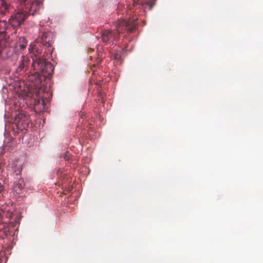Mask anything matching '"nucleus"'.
<instances>
[{"label":"nucleus","mask_w":263,"mask_h":263,"mask_svg":"<svg viewBox=\"0 0 263 263\" xmlns=\"http://www.w3.org/2000/svg\"><path fill=\"white\" fill-rule=\"evenodd\" d=\"M4 190V187L2 185L1 182H0V194L2 193V192Z\"/></svg>","instance_id":"obj_18"},{"label":"nucleus","mask_w":263,"mask_h":263,"mask_svg":"<svg viewBox=\"0 0 263 263\" xmlns=\"http://www.w3.org/2000/svg\"><path fill=\"white\" fill-rule=\"evenodd\" d=\"M5 258L3 255H0V263H5Z\"/></svg>","instance_id":"obj_16"},{"label":"nucleus","mask_w":263,"mask_h":263,"mask_svg":"<svg viewBox=\"0 0 263 263\" xmlns=\"http://www.w3.org/2000/svg\"><path fill=\"white\" fill-rule=\"evenodd\" d=\"M123 49L121 47H118L112 54L113 59L118 62L119 64L122 63V55Z\"/></svg>","instance_id":"obj_8"},{"label":"nucleus","mask_w":263,"mask_h":263,"mask_svg":"<svg viewBox=\"0 0 263 263\" xmlns=\"http://www.w3.org/2000/svg\"><path fill=\"white\" fill-rule=\"evenodd\" d=\"M29 80L30 81H33V76H32L31 77H30Z\"/></svg>","instance_id":"obj_19"},{"label":"nucleus","mask_w":263,"mask_h":263,"mask_svg":"<svg viewBox=\"0 0 263 263\" xmlns=\"http://www.w3.org/2000/svg\"><path fill=\"white\" fill-rule=\"evenodd\" d=\"M156 0H151L146 2V4L149 6V9H151L155 5V2Z\"/></svg>","instance_id":"obj_14"},{"label":"nucleus","mask_w":263,"mask_h":263,"mask_svg":"<svg viewBox=\"0 0 263 263\" xmlns=\"http://www.w3.org/2000/svg\"><path fill=\"white\" fill-rule=\"evenodd\" d=\"M23 180L20 179L18 184H15L14 185V189L16 192H17V189H19V191L21 190V189L23 187Z\"/></svg>","instance_id":"obj_13"},{"label":"nucleus","mask_w":263,"mask_h":263,"mask_svg":"<svg viewBox=\"0 0 263 263\" xmlns=\"http://www.w3.org/2000/svg\"><path fill=\"white\" fill-rule=\"evenodd\" d=\"M41 34L36 40L42 43L43 46L47 48V51L45 52H51L53 49L51 47L53 43V35L50 31H41Z\"/></svg>","instance_id":"obj_5"},{"label":"nucleus","mask_w":263,"mask_h":263,"mask_svg":"<svg viewBox=\"0 0 263 263\" xmlns=\"http://www.w3.org/2000/svg\"><path fill=\"white\" fill-rule=\"evenodd\" d=\"M29 115L20 112L15 117L13 128L15 133H19L27 129L30 122Z\"/></svg>","instance_id":"obj_3"},{"label":"nucleus","mask_w":263,"mask_h":263,"mask_svg":"<svg viewBox=\"0 0 263 263\" xmlns=\"http://www.w3.org/2000/svg\"><path fill=\"white\" fill-rule=\"evenodd\" d=\"M32 67L34 71L36 84L41 82V76L44 78H49L51 76L54 69L50 62L41 58L34 59L33 57Z\"/></svg>","instance_id":"obj_2"},{"label":"nucleus","mask_w":263,"mask_h":263,"mask_svg":"<svg viewBox=\"0 0 263 263\" xmlns=\"http://www.w3.org/2000/svg\"><path fill=\"white\" fill-rule=\"evenodd\" d=\"M43 0H19L25 12L34 15L42 6Z\"/></svg>","instance_id":"obj_4"},{"label":"nucleus","mask_w":263,"mask_h":263,"mask_svg":"<svg viewBox=\"0 0 263 263\" xmlns=\"http://www.w3.org/2000/svg\"><path fill=\"white\" fill-rule=\"evenodd\" d=\"M29 59L27 57L22 56L21 63L18 67L20 72L24 70V68L27 66Z\"/></svg>","instance_id":"obj_9"},{"label":"nucleus","mask_w":263,"mask_h":263,"mask_svg":"<svg viewBox=\"0 0 263 263\" xmlns=\"http://www.w3.org/2000/svg\"><path fill=\"white\" fill-rule=\"evenodd\" d=\"M8 5L5 0H0V13L5 14L8 10Z\"/></svg>","instance_id":"obj_10"},{"label":"nucleus","mask_w":263,"mask_h":263,"mask_svg":"<svg viewBox=\"0 0 263 263\" xmlns=\"http://www.w3.org/2000/svg\"><path fill=\"white\" fill-rule=\"evenodd\" d=\"M34 104L35 107L39 106L40 109H44L45 101L43 99L35 100Z\"/></svg>","instance_id":"obj_12"},{"label":"nucleus","mask_w":263,"mask_h":263,"mask_svg":"<svg viewBox=\"0 0 263 263\" xmlns=\"http://www.w3.org/2000/svg\"><path fill=\"white\" fill-rule=\"evenodd\" d=\"M137 26V23L136 20L128 21L126 20L118 21L115 30L107 29L102 31L101 40L106 44H113L114 41L118 39L120 33L123 32L124 31L132 32L136 29Z\"/></svg>","instance_id":"obj_1"},{"label":"nucleus","mask_w":263,"mask_h":263,"mask_svg":"<svg viewBox=\"0 0 263 263\" xmlns=\"http://www.w3.org/2000/svg\"><path fill=\"white\" fill-rule=\"evenodd\" d=\"M27 44V41L25 37H20L18 43V46L20 47L21 49H24L26 47Z\"/></svg>","instance_id":"obj_11"},{"label":"nucleus","mask_w":263,"mask_h":263,"mask_svg":"<svg viewBox=\"0 0 263 263\" xmlns=\"http://www.w3.org/2000/svg\"><path fill=\"white\" fill-rule=\"evenodd\" d=\"M45 47L43 46L42 43L38 41L37 40H35V42L30 45V48L29 50L31 51L32 55L31 58L34 59L41 58L40 57H38L40 54L42 53L43 50V47Z\"/></svg>","instance_id":"obj_7"},{"label":"nucleus","mask_w":263,"mask_h":263,"mask_svg":"<svg viewBox=\"0 0 263 263\" xmlns=\"http://www.w3.org/2000/svg\"><path fill=\"white\" fill-rule=\"evenodd\" d=\"M22 171V169L20 167V166L16 168V170H14L15 173H16V175H18L21 174Z\"/></svg>","instance_id":"obj_15"},{"label":"nucleus","mask_w":263,"mask_h":263,"mask_svg":"<svg viewBox=\"0 0 263 263\" xmlns=\"http://www.w3.org/2000/svg\"><path fill=\"white\" fill-rule=\"evenodd\" d=\"M139 0H133V6L135 7L139 4Z\"/></svg>","instance_id":"obj_17"},{"label":"nucleus","mask_w":263,"mask_h":263,"mask_svg":"<svg viewBox=\"0 0 263 263\" xmlns=\"http://www.w3.org/2000/svg\"><path fill=\"white\" fill-rule=\"evenodd\" d=\"M28 14L25 12L20 4L18 11L12 16L11 24L14 26H19L27 18Z\"/></svg>","instance_id":"obj_6"}]
</instances>
